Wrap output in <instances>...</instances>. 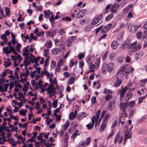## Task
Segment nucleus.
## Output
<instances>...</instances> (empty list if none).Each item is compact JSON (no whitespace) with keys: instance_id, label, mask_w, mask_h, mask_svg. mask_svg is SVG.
Listing matches in <instances>:
<instances>
[{"instance_id":"f257e3e1","label":"nucleus","mask_w":147,"mask_h":147,"mask_svg":"<svg viewBox=\"0 0 147 147\" xmlns=\"http://www.w3.org/2000/svg\"><path fill=\"white\" fill-rule=\"evenodd\" d=\"M137 42H134L131 44V46L129 48L130 49L129 52L131 53H134L140 50L141 47V45L140 44H138L137 45Z\"/></svg>"},{"instance_id":"f03ea898","label":"nucleus","mask_w":147,"mask_h":147,"mask_svg":"<svg viewBox=\"0 0 147 147\" xmlns=\"http://www.w3.org/2000/svg\"><path fill=\"white\" fill-rule=\"evenodd\" d=\"M54 85L52 84L50 85L46 89V91L47 92V94H48L50 93H56V91L54 90H57L58 88H57L56 87H53Z\"/></svg>"},{"instance_id":"7ed1b4c3","label":"nucleus","mask_w":147,"mask_h":147,"mask_svg":"<svg viewBox=\"0 0 147 147\" xmlns=\"http://www.w3.org/2000/svg\"><path fill=\"white\" fill-rule=\"evenodd\" d=\"M121 77V75H120L119 76L116 75V82L114 84V87H118L120 86L122 82Z\"/></svg>"},{"instance_id":"20e7f679","label":"nucleus","mask_w":147,"mask_h":147,"mask_svg":"<svg viewBox=\"0 0 147 147\" xmlns=\"http://www.w3.org/2000/svg\"><path fill=\"white\" fill-rule=\"evenodd\" d=\"M110 63L108 64L105 63L103 64L102 67V73L105 74L107 71L110 72V69L109 64Z\"/></svg>"},{"instance_id":"39448f33","label":"nucleus","mask_w":147,"mask_h":147,"mask_svg":"<svg viewBox=\"0 0 147 147\" xmlns=\"http://www.w3.org/2000/svg\"><path fill=\"white\" fill-rule=\"evenodd\" d=\"M131 41L129 39H128L125 41L121 47L123 49L128 48V49L131 46V44H130Z\"/></svg>"},{"instance_id":"423d86ee","label":"nucleus","mask_w":147,"mask_h":147,"mask_svg":"<svg viewBox=\"0 0 147 147\" xmlns=\"http://www.w3.org/2000/svg\"><path fill=\"white\" fill-rule=\"evenodd\" d=\"M95 56H88L86 59V60L87 63L88 64V66H90V65L92 64V62L95 59Z\"/></svg>"},{"instance_id":"0eeeda50","label":"nucleus","mask_w":147,"mask_h":147,"mask_svg":"<svg viewBox=\"0 0 147 147\" xmlns=\"http://www.w3.org/2000/svg\"><path fill=\"white\" fill-rule=\"evenodd\" d=\"M3 130H4L5 131H6L7 132H9L10 131L9 129H0V133H1V135L2 136L0 137V144H1L3 145L4 144L3 142H2L1 141L3 139V136H4V135L5 134L4 132L3 131Z\"/></svg>"},{"instance_id":"6e6552de","label":"nucleus","mask_w":147,"mask_h":147,"mask_svg":"<svg viewBox=\"0 0 147 147\" xmlns=\"http://www.w3.org/2000/svg\"><path fill=\"white\" fill-rule=\"evenodd\" d=\"M101 113V110L100 109L98 110L96 112V116L94 115V120L95 121V127H96L97 125V123L98 121V118L99 117L100 114Z\"/></svg>"},{"instance_id":"1a4fd4ad","label":"nucleus","mask_w":147,"mask_h":147,"mask_svg":"<svg viewBox=\"0 0 147 147\" xmlns=\"http://www.w3.org/2000/svg\"><path fill=\"white\" fill-rule=\"evenodd\" d=\"M46 33L47 34L49 35L47 36L48 37H53L56 34V30H48L46 32Z\"/></svg>"},{"instance_id":"9d476101","label":"nucleus","mask_w":147,"mask_h":147,"mask_svg":"<svg viewBox=\"0 0 147 147\" xmlns=\"http://www.w3.org/2000/svg\"><path fill=\"white\" fill-rule=\"evenodd\" d=\"M127 86H125L124 88H123L121 90L119 91V92L120 94L121 98H122L123 97L125 93L127 90Z\"/></svg>"},{"instance_id":"9b49d317","label":"nucleus","mask_w":147,"mask_h":147,"mask_svg":"<svg viewBox=\"0 0 147 147\" xmlns=\"http://www.w3.org/2000/svg\"><path fill=\"white\" fill-rule=\"evenodd\" d=\"M94 117V116H93L92 118V123H90L86 125L87 129H92L93 127L95 122V121L93 119Z\"/></svg>"},{"instance_id":"f8f14e48","label":"nucleus","mask_w":147,"mask_h":147,"mask_svg":"<svg viewBox=\"0 0 147 147\" xmlns=\"http://www.w3.org/2000/svg\"><path fill=\"white\" fill-rule=\"evenodd\" d=\"M128 106L127 103L121 102L120 103V109L122 111H125L126 109Z\"/></svg>"},{"instance_id":"ddd939ff","label":"nucleus","mask_w":147,"mask_h":147,"mask_svg":"<svg viewBox=\"0 0 147 147\" xmlns=\"http://www.w3.org/2000/svg\"><path fill=\"white\" fill-rule=\"evenodd\" d=\"M118 42L116 41H114L111 44V47L113 49H116L117 47Z\"/></svg>"},{"instance_id":"4468645a","label":"nucleus","mask_w":147,"mask_h":147,"mask_svg":"<svg viewBox=\"0 0 147 147\" xmlns=\"http://www.w3.org/2000/svg\"><path fill=\"white\" fill-rule=\"evenodd\" d=\"M78 61H75L74 59H71L70 61V63L69 66L71 67L74 65H76L78 63Z\"/></svg>"},{"instance_id":"2eb2a0df","label":"nucleus","mask_w":147,"mask_h":147,"mask_svg":"<svg viewBox=\"0 0 147 147\" xmlns=\"http://www.w3.org/2000/svg\"><path fill=\"white\" fill-rule=\"evenodd\" d=\"M15 85V87H17V83L16 80H15V81L14 82L12 81L11 82H10L9 84V89L11 90L12 89L14 86V85Z\"/></svg>"},{"instance_id":"dca6fc26","label":"nucleus","mask_w":147,"mask_h":147,"mask_svg":"<svg viewBox=\"0 0 147 147\" xmlns=\"http://www.w3.org/2000/svg\"><path fill=\"white\" fill-rule=\"evenodd\" d=\"M130 130H128L125 132V134L124 138H126L127 139L130 138L131 137V133L130 134Z\"/></svg>"},{"instance_id":"f3484780","label":"nucleus","mask_w":147,"mask_h":147,"mask_svg":"<svg viewBox=\"0 0 147 147\" xmlns=\"http://www.w3.org/2000/svg\"><path fill=\"white\" fill-rule=\"evenodd\" d=\"M100 21L96 18H94L91 21V24L93 25H95L98 23Z\"/></svg>"},{"instance_id":"a211bd4d","label":"nucleus","mask_w":147,"mask_h":147,"mask_svg":"<svg viewBox=\"0 0 147 147\" xmlns=\"http://www.w3.org/2000/svg\"><path fill=\"white\" fill-rule=\"evenodd\" d=\"M69 120H67L65 124L62 125V127L63 129H66L69 125Z\"/></svg>"},{"instance_id":"6ab92c4d","label":"nucleus","mask_w":147,"mask_h":147,"mask_svg":"<svg viewBox=\"0 0 147 147\" xmlns=\"http://www.w3.org/2000/svg\"><path fill=\"white\" fill-rule=\"evenodd\" d=\"M76 117V115L73 112H71L69 116V118L70 119L72 120L74 119Z\"/></svg>"},{"instance_id":"aec40b11","label":"nucleus","mask_w":147,"mask_h":147,"mask_svg":"<svg viewBox=\"0 0 147 147\" xmlns=\"http://www.w3.org/2000/svg\"><path fill=\"white\" fill-rule=\"evenodd\" d=\"M4 8H5V14L8 17H9L10 11L9 8L7 7H5Z\"/></svg>"},{"instance_id":"412c9836","label":"nucleus","mask_w":147,"mask_h":147,"mask_svg":"<svg viewBox=\"0 0 147 147\" xmlns=\"http://www.w3.org/2000/svg\"><path fill=\"white\" fill-rule=\"evenodd\" d=\"M78 135H80V134H78V130H77L76 131L72 134L71 136V138L74 139Z\"/></svg>"},{"instance_id":"4be33fe9","label":"nucleus","mask_w":147,"mask_h":147,"mask_svg":"<svg viewBox=\"0 0 147 147\" xmlns=\"http://www.w3.org/2000/svg\"><path fill=\"white\" fill-rule=\"evenodd\" d=\"M120 6L119 4L118 3H115L113 4L112 6L111 9H118Z\"/></svg>"},{"instance_id":"5701e85b","label":"nucleus","mask_w":147,"mask_h":147,"mask_svg":"<svg viewBox=\"0 0 147 147\" xmlns=\"http://www.w3.org/2000/svg\"><path fill=\"white\" fill-rule=\"evenodd\" d=\"M30 62V61H28L26 59H24L23 60L24 65L25 66V68H27V66H28L29 65Z\"/></svg>"},{"instance_id":"b1692460","label":"nucleus","mask_w":147,"mask_h":147,"mask_svg":"<svg viewBox=\"0 0 147 147\" xmlns=\"http://www.w3.org/2000/svg\"><path fill=\"white\" fill-rule=\"evenodd\" d=\"M103 28L105 29L106 32H107L110 29V23L105 26Z\"/></svg>"},{"instance_id":"393cba45","label":"nucleus","mask_w":147,"mask_h":147,"mask_svg":"<svg viewBox=\"0 0 147 147\" xmlns=\"http://www.w3.org/2000/svg\"><path fill=\"white\" fill-rule=\"evenodd\" d=\"M125 67L124 66H122L118 70L117 72V75L119 76L121 72L122 73L124 71Z\"/></svg>"},{"instance_id":"a878e982","label":"nucleus","mask_w":147,"mask_h":147,"mask_svg":"<svg viewBox=\"0 0 147 147\" xmlns=\"http://www.w3.org/2000/svg\"><path fill=\"white\" fill-rule=\"evenodd\" d=\"M35 2H34L32 3V5L33 6L35 7L36 8L37 7H39V8L38 9H36V11H40L42 10V5H40L39 6H36L35 5Z\"/></svg>"},{"instance_id":"bb28decb","label":"nucleus","mask_w":147,"mask_h":147,"mask_svg":"<svg viewBox=\"0 0 147 147\" xmlns=\"http://www.w3.org/2000/svg\"><path fill=\"white\" fill-rule=\"evenodd\" d=\"M107 122L106 121H102L100 125V129H105L106 127Z\"/></svg>"},{"instance_id":"cd10ccee","label":"nucleus","mask_w":147,"mask_h":147,"mask_svg":"<svg viewBox=\"0 0 147 147\" xmlns=\"http://www.w3.org/2000/svg\"><path fill=\"white\" fill-rule=\"evenodd\" d=\"M126 96L128 97V100H129L132 97L133 94L130 91L126 93Z\"/></svg>"},{"instance_id":"c85d7f7f","label":"nucleus","mask_w":147,"mask_h":147,"mask_svg":"<svg viewBox=\"0 0 147 147\" xmlns=\"http://www.w3.org/2000/svg\"><path fill=\"white\" fill-rule=\"evenodd\" d=\"M75 78L73 77H71L69 80V84H73L74 82Z\"/></svg>"},{"instance_id":"c756f323","label":"nucleus","mask_w":147,"mask_h":147,"mask_svg":"<svg viewBox=\"0 0 147 147\" xmlns=\"http://www.w3.org/2000/svg\"><path fill=\"white\" fill-rule=\"evenodd\" d=\"M86 146V142L84 141H81L80 142L79 145V147H85Z\"/></svg>"},{"instance_id":"7c9ffc66","label":"nucleus","mask_w":147,"mask_h":147,"mask_svg":"<svg viewBox=\"0 0 147 147\" xmlns=\"http://www.w3.org/2000/svg\"><path fill=\"white\" fill-rule=\"evenodd\" d=\"M27 111V110L26 111H24L22 109L19 111V114L25 116L26 115V113Z\"/></svg>"},{"instance_id":"2f4dec72","label":"nucleus","mask_w":147,"mask_h":147,"mask_svg":"<svg viewBox=\"0 0 147 147\" xmlns=\"http://www.w3.org/2000/svg\"><path fill=\"white\" fill-rule=\"evenodd\" d=\"M79 13L80 17L82 18L85 16L86 13V11L85 9L82 10L80 11Z\"/></svg>"},{"instance_id":"473e14b6","label":"nucleus","mask_w":147,"mask_h":147,"mask_svg":"<svg viewBox=\"0 0 147 147\" xmlns=\"http://www.w3.org/2000/svg\"><path fill=\"white\" fill-rule=\"evenodd\" d=\"M6 36L4 34H3L1 35V39H3V40L4 41V43L5 44H7V42H5V39H6V40L7 41V39Z\"/></svg>"},{"instance_id":"72a5a7b5","label":"nucleus","mask_w":147,"mask_h":147,"mask_svg":"<svg viewBox=\"0 0 147 147\" xmlns=\"http://www.w3.org/2000/svg\"><path fill=\"white\" fill-rule=\"evenodd\" d=\"M43 12L44 14V16L45 18H48L49 16L50 15V13L48 11H44Z\"/></svg>"},{"instance_id":"f704fd0d","label":"nucleus","mask_w":147,"mask_h":147,"mask_svg":"<svg viewBox=\"0 0 147 147\" xmlns=\"http://www.w3.org/2000/svg\"><path fill=\"white\" fill-rule=\"evenodd\" d=\"M54 15L52 14L51 17L49 19V20L51 23L52 25L54 24L55 22V20L54 19Z\"/></svg>"},{"instance_id":"c9c22d12","label":"nucleus","mask_w":147,"mask_h":147,"mask_svg":"<svg viewBox=\"0 0 147 147\" xmlns=\"http://www.w3.org/2000/svg\"><path fill=\"white\" fill-rule=\"evenodd\" d=\"M45 118L47 119L46 121H47V125H49L50 123L53 121L52 119L50 118L49 117H45Z\"/></svg>"},{"instance_id":"e433bc0d","label":"nucleus","mask_w":147,"mask_h":147,"mask_svg":"<svg viewBox=\"0 0 147 147\" xmlns=\"http://www.w3.org/2000/svg\"><path fill=\"white\" fill-rule=\"evenodd\" d=\"M103 26L102 25L100 26V27L97 28L95 30L96 31L95 35H97L98 32L102 29Z\"/></svg>"},{"instance_id":"4c0bfd02","label":"nucleus","mask_w":147,"mask_h":147,"mask_svg":"<svg viewBox=\"0 0 147 147\" xmlns=\"http://www.w3.org/2000/svg\"><path fill=\"white\" fill-rule=\"evenodd\" d=\"M135 104V102L134 100L130 101L128 103V106L130 107H132Z\"/></svg>"},{"instance_id":"58836bf2","label":"nucleus","mask_w":147,"mask_h":147,"mask_svg":"<svg viewBox=\"0 0 147 147\" xmlns=\"http://www.w3.org/2000/svg\"><path fill=\"white\" fill-rule=\"evenodd\" d=\"M120 132H119L117 133V134L116 137L115 138L114 140V143H116L117 142L118 138H119V137L120 136Z\"/></svg>"},{"instance_id":"ea45409f","label":"nucleus","mask_w":147,"mask_h":147,"mask_svg":"<svg viewBox=\"0 0 147 147\" xmlns=\"http://www.w3.org/2000/svg\"><path fill=\"white\" fill-rule=\"evenodd\" d=\"M91 103L92 104H95L96 102V97L95 96H93L91 99Z\"/></svg>"},{"instance_id":"a19ab883","label":"nucleus","mask_w":147,"mask_h":147,"mask_svg":"<svg viewBox=\"0 0 147 147\" xmlns=\"http://www.w3.org/2000/svg\"><path fill=\"white\" fill-rule=\"evenodd\" d=\"M50 58V57L48 56L47 59H45V63L44 64V66H46L49 63V61Z\"/></svg>"},{"instance_id":"79ce46f5","label":"nucleus","mask_w":147,"mask_h":147,"mask_svg":"<svg viewBox=\"0 0 147 147\" xmlns=\"http://www.w3.org/2000/svg\"><path fill=\"white\" fill-rule=\"evenodd\" d=\"M63 59H60L58 61L57 63V66L60 67V66L63 63Z\"/></svg>"},{"instance_id":"37998d69","label":"nucleus","mask_w":147,"mask_h":147,"mask_svg":"<svg viewBox=\"0 0 147 147\" xmlns=\"http://www.w3.org/2000/svg\"><path fill=\"white\" fill-rule=\"evenodd\" d=\"M29 88V87L27 86L26 85H25V83H24V87L22 88V90L26 92L28 91V90Z\"/></svg>"},{"instance_id":"c03bdc74","label":"nucleus","mask_w":147,"mask_h":147,"mask_svg":"<svg viewBox=\"0 0 147 147\" xmlns=\"http://www.w3.org/2000/svg\"><path fill=\"white\" fill-rule=\"evenodd\" d=\"M142 33L140 31L136 34L137 38L138 39H140L141 38Z\"/></svg>"},{"instance_id":"a18cd8bd","label":"nucleus","mask_w":147,"mask_h":147,"mask_svg":"<svg viewBox=\"0 0 147 147\" xmlns=\"http://www.w3.org/2000/svg\"><path fill=\"white\" fill-rule=\"evenodd\" d=\"M78 124L74 123L72 122L71 123V127L72 129H76L78 127Z\"/></svg>"},{"instance_id":"49530a36","label":"nucleus","mask_w":147,"mask_h":147,"mask_svg":"<svg viewBox=\"0 0 147 147\" xmlns=\"http://www.w3.org/2000/svg\"><path fill=\"white\" fill-rule=\"evenodd\" d=\"M116 55L115 53H111V60H113L115 59Z\"/></svg>"},{"instance_id":"de8ad7c7","label":"nucleus","mask_w":147,"mask_h":147,"mask_svg":"<svg viewBox=\"0 0 147 147\" xmlns=\"http://www.w3.org/2000/svg\"><path fill=\"white\" fill-rule=\"evenodd\" d=\"M29 46H27L26 47H25L24 49V53H23V55L24 56H25L26 55V53L25 51H29V50H28L27 49H28L29 48Z\"/></svg>"},{"instance_id":"09e8293b","label":"nucleus","mask_w":147,"mask_h":147,"mask_svg":"<svg viewBox=\"0 0 147 147\" xmlns=\"http://www.w3.org/2000/svg\"><path fill=\"white\" fill-rule=\"evenodd\" d=\"M36 92H35V93L33 94L32 92H28L27 95L29 96V93H30V96H34L35 97H36L37 94Z\"/></svg>"},{"instance_id":"8fccbe9b","label":"nucleus","mask_w":147,"mask_h":147,"mask_svg":"<svg viewBox=\"0 0 147 147\" xmlns=\"http://www.w3.org/2000/svg\"><path fill=\"white\" fill-rule=\"evenodd\" d=\"M91 142V139L90 137L88 138L86 140V145L88 146L89 145Z\"/></svg>"},{"instance_id":"3c124183","label":"nucleus","mask_w":147,"mask_h":147,"mask_svg":"<svg viewBox=\"0 0 147 147\" xmlns=\"http://www.w3.org/2000/svg\"><path fill=\"white\" fill-rule=\"evenodd\" d=\"M80 54L78 55L79 59L81 60L84 57V55L83 53H80Z\"/></svg>"},{"instance_id":"603ef678","label":"nucleus","mask_w":147,"mask_h":147,"mask_svg":"<svg viewBox=\"0 0 147 147\" xmlns=\"http://www.w3.org/2000/svg\"><path fill=\"white\" fill-rule=\"evenodd\" d=\"M130 10L127 6L123 9V12L124 13H126Z\"/></svg>"},{"instance_id":"864d4df0","label":"nucleus","mask_w":147,"mask_h":147,"mask_svg":"<svg viewBox=\"0 0 147 147\" xmlns=\"http://www.w3.org/2000/svg\"><path fill=\"white\" fill-rule=\"evenodd\" d=\"M64 33V29L63 28L60 29L59 31V34L60 35H62Z\"/></svg>"},{"instance_id":"5fc2aeb1","label":"nucleus","mask_w":147,"mask_h":147,"mask_svg":"<svg viewBox=\"0 0 147 147\" xmlns=\"http://www.w3.org/2000/svg\"><path fill=\"white\" fill-rule=\"evenodd\" d=\"M32 73L30 74V77L32 78H33V77H34V76L36 72V71L35 70L33 72H32V71H31Z\"/></svg>"},{"instance_id":"6e6d98bb","label":"nucleus","mask_w":147,"mask_h":147,"mask_svg":"<svg viewBox=\"0 0 147 147\" xmlns=\"http://www.w3.org/2000/svg\"><path fill=\"white\" fill-rule=\"evenodd\" d=\"M79 67L82 69L83 68V67L84 65V63L83 61H80L79 63Z\"/></svg>"},{"instance_id":"4d7b16f0","label":"nucleus","mask_w":147,"mask_h":147,"mask_svg":"<svg viewBox=\"0 0 147 147\" xmlns=\"http://www.w3.org/2000/svg\"><path fill=\"white\" fill-rule=\"evenodd\" d=\"M63 20L69 21H71V19L70 17L66 16V17H63Z\"/></svg>"},{"instance_id":"13d9d810","label":"nucleus","mask_w":147,"mask_h":147,"mask_svg":"<svg viewBox=\"0 0 147 147\" xmlns=\"http://www.w3.org/2000/svg\"><path fill=\"white\" fill-rule=\"evenodd\" d=\"M108 52L107 51L105 54L103 55L102 57V61H104L107 58V56L108 55Z\"/></svg>"},{"instance_id":"bf43d9fd","label":"nucleus","mask_w":147,"mask_h":147,"mask_svg":"<svg viewBox=\"0 0 147 147\" xmlns=\"http://www.w3.org/2000/svg\"><path fill=\"white\" fill-rule=\"evenodd\" d=\"M3 52L5 54H8L11 53L12 52V50L10 49V50L8 49V50L3 51Z\"/></svg>"},{"instance_id":"052dcab7","label":"nucleus","mask_w":147,"mask_h":147,"mask_svg":"<svg viewBox=\"0 0 147 147\" xmlns=\"http://www.w3.org/2000/svg\"><path fill=\"white\" fill-rule=\"evenodd\" d=\"M51 52L54 55H56L58 54L57 51H56V49L55 48L52 50Z\"/></svg>"},{"instance_id":"680f3d73","label":"nucleus","mask_w":147,"mask_h":147,"mask_svg":"<svg viewBox=\"0 0 147 147\" xmlns=\"http://www.w3.org/2000/svg\"><path fill=\"white\" fill-rule=\"evenodd\" d=\"M9 84H5L4 85V92H6L7 91V89L8 87Z\"/></svg>"},{"instance_id":"e2e57ef3","label":"nucleus","mask_w":147,"mask_h":147,"mask_svg":"<svg viewBox=\"0 0 147 147\" xmlns=\"http://www.w3.org/2000/svg\"><path fill=\"white\" fill-rule=\"evenodd\" d=\"M117 120H115V121L113 123L111 129H112L116 126L117 124Z\"/></svg>"},{"instance_id":"0e129e2a","label":"nucleus","mask_w":147,"mask_h":147,"mask_svg":"<svg viewBox=\"0 0 147 147\" xmlns=\"http://www.w3.org/2000/svg\"><path fill=\"white\" fill-rule=\"evenodd\" d=\"M36 105L37 107H38V108H37V107H35V108L37 110H39V107L40 106V104L39 103V101H38L36 103Z\"/></svg>"},{"instance_id":"69168bd1","label":"nucleus","mask_w":147,"mask_h":147,"mask_svg":"<svg viewBox=\"0 0 147 147\" xmlns=\"http://www.w3.org/2000/svg\"><path fill=\"white\" fill-rule=\"evenodd\" d=\"M80 116L82 117V118H83L84 117H86L87 115L85 113L83 112L80 114Z\"/></svg>"},{"instance_id":"338daca9","label":"nucleus","mask_w":147,"mask_h":147,"mask_svg":"<svg viewBox=\"0 0 147 147\" xmlns=\"http://www.w3.org/2000/svg\"><path fill=\"white\" fill-rule=\"evenodd\" d=\"M106 111L105 110H104L102 111L100 116V120H101L103 118L105 114L106 113Z\"/></svg>"},{"instance_id":"774afa93","label":"nucleus","mask_w":147,"mask_h":147,"mask_svg":"<svg viewBox=\"0 0 147 147\" xmlns=\"http://www.w3.org/2000/svg\"><path fill=\"white\" fill-rule=\"evenodd\" d=\"M107 36V34H105L101 36L98 39V41H100L101 40L105 38Z\"/></svg>"}]
</instances>
